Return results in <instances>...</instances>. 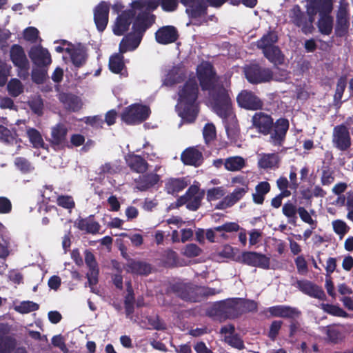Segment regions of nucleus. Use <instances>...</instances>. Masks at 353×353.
I'll list each match as a JSON object with an SVG mask.
<instances>
[{
	"mask_svg": "<svg viewBox=\"0 0 353 353\" xmlns=\"http://www.w3.org/2000/svg\"><path fill=\"white\" fill-rule=\"evenodd\" d=\"M279 157L275 153L264 154L259 160V166L263 169L278 168Z\"/></svg>",
	"mask_w": 353,
	"mask_h": 353,
	"instance_id": "obj_42",
	"label": "nucleus"
},
{
	"mask_svg": "<svg viewBox=\"0 0 353 353\" xmlns=\"http://www.w3.org/2000/svg\"><path fill=\"white\" fill-rule=\"evenodd\" d=\"M199 87L194 77L188 79L178 92V103H196L198 99Z\"/></svg>",
	"mask_w": 353,
	"mask_h": 353,
	"instance_id": "obj_11",
	"label": "nucleus"
},
{
	"mask_svg": "<svg viewBox=\"0 0 353 353\" xmlns=\"http://www.w3.org/2000/svg\"><path fill=\"white\" fill-rule=\"evenodd\" d=\"M225 193V189L223 186L210 188L207 191V200L208 201H212L220 199L221 198L224 197Z\"/></svg>",
	"mask_w": 353,
	"mask_h": 353,
	"instance_id": "obj_58",
	"label": "nucleus"
},
{
	"mask_svg": "<svg viewBox=\"0 0 353 353\" xmlns=\"http://www.w3.org/2000/svg\"><path fill=\"white\" fill-rule=\"evenodd\" d=\"M181 161L187 165L200 166L203 161L202 152L196 147H189L181 154Z\"/></svg>",
	"mask_w": 353,
	"mask_h": 353,
	"instance_id": "obj_22",
	"label": "nucleus"
},
{
	"mask_svg": "<svg viewBox=\"0 0 353 353\" xmlns=\"http://www.w3.org/2000/svg\"><path fill=\"white\" fill-rule=\"evenodd\" d=\"M190 283L175 282L170 285L169 291L186 301L188 291L190 290Z\"/></svg>",
	"mask_w": 353,
	"mask_h": 353,
	"instance_id": "obj_43",
	"label": "nucleus"
},
{
	"mask_svg": "<svg viewBox=\"0 0 353 353\" xmlns=\"http://www.w3.org/2000/svg\"><path fill=\"white\" fill-rule=\"evenodd\" d=\"M150 113L151 111L148 106L134 103L123 109L121 118L127 125H137L147 120Z\"/></svg>",
	"mask_w": 353,
	"mask_h": 353,
	"instance_id": "obj_5",
	"label": "nucleus"
},
{
	"mask_svg": "<svg viewBox=\"0 0 353 353\" xmlns=\"http://www.w3.org/2000/svg\"><path fill=\"white\" fill-rule=\"evenodd\" d=\"M330 14L323 12L317 23L319 32L324 35H330L332 32L334 19Z\"/></svg>",
	"mask_w": 353,
	"mask_h": 353,
	"instance_id": "obj_39",
	"label": "nucleus"
},
{
	"mask_svg": "<svg viewBox=\"0 0 353 353\" xmlns=\"http://www.w3.org/2000/svg\"><path fill=\"white\" fill-rule=\"evenodd\" d=\"M278 35L276 32L270 30L256 41V46L262 51L275 46L278 41Z\"/></svg>",
	"mask_w": 353,
	"mask_h": 353,
	"instance_id": "obj_40",
	"label": "nucleus"
},
{
	"mask_svg": "<svg viewBox=\"0 0 353 353\" xmlns=\"http://www.w3.org/2000/svg\"><path fill=\"white\" fill-rule=\"evenodd\" d=\"M59 100L63 104L64 108L69 112H79L83 106L81 98L72 93H60L59 94Z\"/></svg>",
	"mask_w": 353,
	"mask_h": 353,
	"instance_id": "obj_24",
	"label": "nucleus"
},
{
	"mask_svg": "<svg viewBox=\"0 0 353 353\" xmlns=\"http://www.w3.org/2000/svg\"><path fill=\"white\" fill-rule=\"evenodd\" d=\"M332 227L334 232L339 235L341 238L347 234L350 230L346 223L340 219L333 221Z\"/></svg>",
	"mask_w": 353,
	"mask_h": 353,
	"instance_id": "obj_62",
	"label": "nucleus"
},
{
	"mask_svg": "<svg viewBox=\"0 0 353 353\" xmlns=\"http://www.w3.org/2000/svg\"><path fill=\"white\" fill-rule=\"evenodd\" d=\"M156 16L148 11H141L137 14L132 31L128 33L119 43V52L136 50L140 45L145 32L155 23Z\"/></svg>",
	"mask_w": 353,
	"mask_h": 353,
	"instance_id": "obj_2",
	"label": "nucleus"
},
{
	"mask_svg": "<svg viewBox=\"0 0 353 353\" xmlns=\"http://www.w3.org/2000/svg\"><path fill=\"white\" fill-rule=\"evenodd\" d=\"M110 7L105 1H101L94 10V21L97 29L103 32L107 27L109 19Z\"/></svg>",
	"mask_w": 353,
	"mask_h": 353,
	"instance_id": "obj_18",
	"label": "nucleus"
},
{
	"mask_svg": "<svg viewBox=\"0 0 353 353\" xmlns=\"http://www.w3.org/2000/svg\"><path fill=\"white\" fill-rule=\"evenodd\" d=\"M199 192V188L196 185H191L188 189L187 190L185 194L179 196L176 200V205L177 206H182L185 204L187 205L188 202L190 200V196H192L193 194L198 193Z\"/></svg>",
	"mask_w": 353,
	"mask_h": 353,
	"instance_id": "obj_57",
	"label": "nucleus"
},
{
	"mask_svg": "<svg viewBox=\"0 0 353 353\" xmlns=\"http://www.w3.org/2000/svg\"><path fill=\"white\" fill-rule=\"evenodd\" d=\"M283 214L288 219V223L295 225L297 221V213L298 208L296 206L291 203L290 201H288L283 205L282 208Z\"/></svg>",
	"mask_w": 353,
	"mask_h": 353,
	"instance_id": "obj_47",
	"label": "nucleus"
},
{
	"mask_svg": "<svg viewBox=\"0 0 353 353\" xmlns=\"http://www.w3.org/2000/svg\"><path fill=\"white\" fill-rule=\"evenodd\" d=\"M186 78V72L184 67L181 65L173 66L168 72L165 78V84L174 85L183 82Z\"/></svg>",
	"mask_w": 353,
	"mask_h": 353,
	"instance_id": "obj_35",
	"label": "nucleus"
},
{
	"mask_svg": "<svg viewBox=\"0 0 353 353\" xmlns=\"http://www.w3.org/2000/svg\"><path fill=\"white\" fill-rule=\"evenodd\" d=\"M68 128L61 123L56 124L52 128L51 138L49 142L54 149L63 150L70 146L67 141Z\"/></svg>",
	"mask_w": 353,
	"mask_h": 353,
	"instance_id": "obj_13",
	"label": "nucleus"
},
{
	"mask_svg": "<svg viewBox=\"0 0 353 353\" xmlns=\"http://www.w3.org/2000/svg\"><path fill=\"white\" fill-rule=\"evenodd\" d=\"M264 57L274 65H282L285 61V56L279 46L268 48L262 51Z\"/></svg>",
	"mask_w": 353,
	"mask_h": 353,
	"instance_id": "obj_36",
	"label": "nucleus"
},
{
	"mask_svg": "<svg viewBox=\"0 0 353 353\" xmlns=\"http://www.w3.org/2000/svg\"><path fill=\"white\" fill-rule=\"evenodd\" d=\"M74 225L79 230L85 231L88 234H96L101 230V225L98 221H95L94 215L93 214L85 218L79 216L76 219Z\"/></svg>",
	"mask_w": 353,
	"mask_h": 353,
	"instance_id": "obj_23",
	"label": "nucleus"
},
{
	"mask_svg": "<svg viewBox=\"0 0 353 353\" xmlns=\"http://www.w3.org/2000/svg\"><path fill=\"white\" fill-rule=\"evenodd\" d=\"M208 91L216 114L220 117L231 115V112H233L232 101L225 88L223 85H215L212 90Z\"/></svg>",
	"mask_w": 353,
	"mask_h": 353,
	"instance_id": "obj_3",
	"label": "nucleus"
},
{
	"mask_svg": "<svg viewBox=\"0 0 353 353\" xmlns=\"http://www.w3.org/2000/svg\"><path fill=\"white\" fill-rule=\"evenodd\" d=\"M221 118L223 119L228 139L232 141H236L239 137L240 128L236 115L231 112V115Z\"/></svg>",
	"mask_w": 353,
	"mask_h": 353,
	"instance_id": "obj_28",
	"label": "nucleus"
},
{
	"mask_svg": "<svg viewBox=\"0 0 353 353\" xmlns=\"http://www.w3.org/2000/svg\"><path fill=\"white\" fill-rule=\"evenodd\" d=\"M125 270L133 274L148 275L151 273L152 265L145 261L130 259L126 264Z\"/></svg>",
	"mask_w": 353,
	"mask_h": 353,
	"instance_id": "obj_31",
	"label": "nucleus"
},
{
	"mask_svg": "<svg viewBox=\"0 0 353 353\" xmlns=\"http://www.w3.org/2000/svg\"><path fill=\"white\" fill-rule=\"evenodd\" d=\"M30 142L34 148H44L45 143L39 130L33 128H29L26 130Z\"/></svg>",
	"mask_w": 353,
	"mask_h": 353,
	"instance_id": "obj_46",
	"label": "nucleus"
},
{
	"mask_svg": "<svg viewBox=\"0 0 353 353\" xmlns=\"http://www.w3.org/2000/svg\"><path fill=\"white\" fill-rule=\"evenodd\" d=\"M239 315L248 312H256L258 310V303L254 300L239 298Z\"/></svg>",
	"mask_w": 353,
	"mask_h": 353,
	"instance_id": "obj_51",
	"label": "nucleus"
},
{
	"mask_svg": "<svg viewBox=\"0 0 353 353\" xmlns=\"http://www.w3.org/2000/svg\"><path fill=\"white\" fill-rule=\"evenodd\" d=\"M179 38L177 29L172 26H165L155 32L156 41L161 45L174 43Z\"/></svg>",
	"mask_w": 353,
	"mask_h": 353,
	"instance_id": "obj_20",
	"label": "nucleus"
},
{
	"mask_svg": "<svg viewBox=\"0 0 353 353\" xmlns=\"http://www.w3.org/2000/svg\"><path fill=\"white\" fill-rule=\"evenodd\" d=\"M282 325L283 321L280 320H275L272 322L268 334V336L271 341H274L276 339Z\"/></svg>",
	"mask_w": 353,
	"mask_h": 353,
	"instance_id": "obj_63",
	"label": "nucleus"
},
{
	"mask_svg": "<svg viewBox=\"0 0 353 353\" xmlns=\"http://www.w3.org/2000/svg\"><path fill=\"white\" fill-rule=\"evenodd\" d=\"M190 288L186 301L197 303L203 301V293L201 290V286L190 283Z\"/></svg>",
	"mask_w": 353,
	"mask_h": 353,
	"instance_id": "obj_53",
	"label": "nucleus"
},
{
	"mask_svg": "<svg viewBox=\"0 0 353 353\" xmlns=\"http://www.w3.org/2000/svg\"><path fill=\"white\" fill-rule=\"evenodd\" d=\"M28 55L37 68H47L52 63L50 53L48 49L43 48L41 46L31 47Z\"/></svg>",
	"mask_w": 353,
	"mask_h": 353,
	"instance_id": "obj_14",
	"label": "nucleus"
},
{
	"mask_svg": "<svg viewBox=\"0 0 353 353\" xmlns=\"http://www.w3.org/2000/svg\"><path fill=\"white\" fill-rule=\"evenodd\" d=\"M350 22L345 9H340L336 14L334 33L337 37H343L348 33Z\"/></svg>",
	"mask_w": 353,
	"mask_h": 353,
	"instance_id": "obj_32",
	"label": "nucleus"
},
{
	"mask_svg": "<svg viewBox=\"0 0 353 353\" xmlns=\"http://www.w3.org/2000/svg\"><path fill=\"white\" fill-rule=\"evenodd\" d=\"M125 66L123 54L116 53L109 59V69L114 74H119Z\"/></svg>",
	"mask_w": 353,
	"mask_h": 353,
	"instance_id": "obj_44",
	"label": "nucleus"
},
{
	"mask_svg": "<svg viewBox=\"0 0 353 353\" xmlns=\"http://www.w3.org/2000/svg\"><path fill=\"white\" fill-rule=\"evenodd\" d=\"M334 170L328 165L323 166L321 183L323 186H329L334 181Z\"/></svg>",
	"mask_w": 353,
	"mask_h": 353,
	"instance_id": "obj_55",
	"label": "nucleus"
},
{
	"mask_svg": "<svg viewBox=\"0 0 353 353\" xmlns=\"http://www.w3.org/2000/svg\"><path fill=\"white\" fill-rule=\"evenodd\" d=\"M239 261L247 265L263 270L270 269V257L264 254L254 251L243 252Z\"/></svg>",
	"mask_w": 353,
	"mask_h": 353,
	"instance_id": "obj_10",
	"label": "nucleus"
},
{
	"mask_svg": "<svg viewBox=\"0 0 353 353\" xmlns=\"http://www.w3.org/2000/svg\"><path fill=\"white\" fill-rule=\"evenodd\" d=\"M179 116L186 123H194L199 114L196 103H178L176 105Z\"/></svg>",
	"mask_w": 353,
	"mask_h": 353,
	"instance_id": "obj_21",
	"label": "nucleus"
},
{
	"mask_svg": "<svg viewBox=\"0 0 353 353\" xmlns=\"http://www.w3.org/2000/svg\"><path fill=\"white\" fill-rule=\"evenodd\" d=\"M16 339L0 330V353H12L16 348Z\"/></svg>",
	"mask_w": 353,
	"mask_h": 353,
	"instance_id": "obj_37",
	"label": "nucleus"
},
{
	"mask_svg": "<svg viewBox=\"0 0 353 353\" xmlns=\"http://www.w3.org/2000/svg\"><path fill=\"white\" fill-rule=\"evenodd\" d=\"M236 101L239 107L252 111L262 110L263 101L253 92L250 90H242L236 97Z\"/></svg>",
	"mask_w": 353,
	"mask_h": 353,
	"instance_id": "obj_9",
	"label": "nucleus"
},
{
	"mask_svg": "<svg viewBox=\"0 0 353 353\" xmlns=\"http://www.w3.org/2000/svg\"><path fill=\"white\" fill-rule=\"evenodd\" d=\"M196 74L202 90H212L216 85V72L211 63L206 61L199 65L196 69Z\"/></svg>",
	"mask_w": 353,
	"mask_h": 353,
	"instance_id": "obj_7",
	"label": "nucleus"
},
{
	"mask_svg": "<svg viewBox=\"0 0 353 353\" xmlns=\"http://www.w3.org/2000/svg\"><path fill=\"white\" fill-rule=\"evenodd\" d=\"M137 17L136 12L132 9L123 11L117 18L113 27V32L115 35L121 36L129 30L130 24Z\"/></svg>",
	"mask_w": 353,
	"mask_h": 353,
	"instance_id": "obj_15",
	"label": "nucleus"
},
{
	"mask_svg": "<svg viewBox=\"0 0 353 353\" xmlns=\"http://www.w3.org/2000/svg\"><path fill=\"white\" fill-rule=\"evenodd\" d=\"M332 144L335 149L341 152H346L351 148V134L346 125L341 123L333 128Z\"/></svg>",
	"mask_w": 353,
	"mask_h": 353,
	"instance_id": "obj_6",
	"label": "nucleus"
},
{
	"mask_svg": "<svg viewBox=\"0 0 353 353\" xmlns=\"http://www.w3.org/2000/svg\"><path fill=\"white\" fill-rule=\"evenodd\" d=\"M162 261L165 268H175L178 263V254L175 251L167 249L162 254Z\"/></svg>",
	"mask_w": 353,
	"mask_h": 353,
	"instance_id": "obj_49",
	"label": "nucleus"
},
{
	"mask_svg": "<svg viewBox=\"0 0 353 353\" xmlns=\"http://www.w3.org/2000/svg\"><path fill=\"white\" fill-rule=\"evenodd\" d=\"M249 191L248 184H245L244 187L236 188L232 192L224 196L216 205L215 209L225 210L231 208L239 202L245 194Z\"/></svg>",
	"mask_w": 353,
	"mask_h": 353,
	"instance_id": "obj_16",
	"label": "nucleus"
},
{
	"mask_svg": "<svg viewBox=\"0 0 353 353\" xmlns=\"http://www.w3.org/2000/svg\"><path fill=\"white\" fill-rule=\"evenodd\" d=\"M190 183L185 177H170L165 180L164 190L172 196H177L178 193L183 191Z\"/></svg>",
	"mask_w": 353,
	"mask_h": 353,
	"instance_id": "obj_26",
	"label": "nucleus"
},
{
	"mask_svg": "<svg viewBox=\"0 0 353 353\" xmlns=\"http://www.w3.org/2000/svg\"><path fill=\"white\" fill-rule=\"evenodd\" d=\"M202 252V250L194 243L187 244L183 250L182 254L188 258H193L199 256Z\"/></svg>",
	"mask_w": 353,
	"mask_h": 353,
	"instance_id": "obj_60",
	"label": "nucleus"
},
{
	"mask_svg": "<svg viewBox=\"0 0 353 353\" xmlns=\"http://www.w3.org/2000/svg\"><path fill=\"white\" fill-rule=\"evenodd\" d=\"M271 189L270 184L268 181H261L255 187V193L252 194L253 202L258 205H262L265 200V196Z\"/></svg>",
	"mask_w": 353,
	"mask_h": 353,
	"instance_id": "obj_38",
	"label": "nucleus"
},
{
	"mask_svg": "<svg viewBox=\"0 0 353 353\" xmlns=\"http://www.w3.org/2000/svg\"><path fill=\"white\" fill-rule=\"evenodd\" d=\"M160 180L161 176L157 173L148 172L139 176L136 183L139 190L146 191L156 185Z\"/></svg>",
	"mask_w": 353,
	"mask_h": 353,
	"instance_id": "obj_34",
	"label": "nucleus"
},
{
	"mask_svg": "<svg viewBox=\"0 0 353 353\" xmlns=\"http://www.w3.org/2000/svg\"><path fill=\"white\" fill-rule=\"evenodd\" d=\"M127 165L131 171L143 174L148 169V163L141 156L134 154H129L125 157Z\"/></svg>",
	"mask_w": 353,
	"mask_h": 353,
	"instance_id": "obj_29",
	"label": "nucleus"
},
{
	"mask_svg": "<svg viewBox=\"0 0 353 353\" xmlns=\"http://www.w3.org/2000/svg\"><path fill=\"white\" fill-rule=\"evenodd\" d=\"M10 58L13 65L22 74L20 77L27 76L30 69V63L23 47L19 44H13L10 50Z\"/></svg>",
	"mask_w": 353,
	"mask_h": 353,
	"instance_id": "obj_8",
	"label": "nucleus"
},
{
	"mask_svg": "<svg viewBox=\"0 0 353 353\" xmlns=\"http://www.w3.org/2000/svg\"><path fill=\"white\" fill-rule=\"evenodd\" d=\"M57 203L59 206L68 210H72L75 207V202L72 196L69 195L58 196Z\"/></svg>",
	"mask_w": 353,
	"mask_h": 353,
	"instance_id": "obj_61",
	"label": "nucleus"
},
{
	"mask_svg": "<svg viewBox=\"0 0 353 353\" xmlns=\"http://www.w3.org/2000/svg\"><path fill=\"white\" fill-rule=\"evenodd\" d=\"M321 308L326 313L337 317L350 318L351 315L337 305L321 303Z\"/></svg>",
	"mask_w": 353,
	"mask_h": 353,
	"instance_id": "obj_45",
	"label": "nucleus"
},
{
	"mask_svg": "<svg viewBox=\"0 0 353 353\" xmlns=\"http://www.w3.org/2000/svg\"><path fill=\"white\" fill-rule=\"evenodd\" d=\"M297 288L303 294L321 301L326 300V295L321 286H319L308 280H298Z\"/></svg>",
	"mask_w": 353,
	"mask_h": 353,
	"instance_id": "obj_17",
	"label": "nucleus"
},
{
	"mask_svg": "<svg viewBox=\"0 0 353 353\" xmlns=\"http://www.w3.org/2000/svg\"><path fill=\"white\" fill-rule=\"evenodd\" d=\"M332 11H326L322 10L321 8L314 7V6H307V10L305 13V23H304V26H303L302 32L305 34H311L313 32L314 30V27L313 26V23L315 20V16L319 12L320 17L323 12H331Z\"/></svg>",
	"mask_w": 353,
	"mask_h": 353,
	"instance_id": "obj_33",
	"label": "nucleus"
},
{
	"mask_svg": "<svg viewBox=\"0 0 353 353\" xmlns=\"http://www.w3.org/2000/svg\"><path fill=\"white\" fill-rule=\"evenodd\" d=\"M347 85V77L343 75L339 78L336 83V88L334 95V103L335 105L341 106L343 93Z\"/></svg>",
	"mask_w": 353,
	"mask_h": 353,
	"instance_id": "obj_48",
	"label": "nucleus"
},
{
	"mask_svg": "<svg viewBox=\"0 0 353 353\" xmlns=\"http://www.w3.org/2000/svg\"><path fill=\"white\" fill-rule=\"evenodd\" d=\"M268 312L272 316L285 319H295L301 314L297 308L284 305L270 307Z\"/></svg>",
	"mask_w": 353,
	"mask_h": 353,
	"instance_id": "obj_27",
	"label": "nucleus"
},
{
	"mask_svg": "<svg viewBox=\"0 0 353 353\" xmlns=\"http://www.w3.org/2000/svg\"><path fill=\"white\" fill-rule=\"evenodd\" d=\"M8 91L13 97H17L23 92V86L20 80L12 79L7 85Z\"/></svg>",
	"mask_w": 353,
	"mask_h": 353,
	"instance_id": "obj_56",
	"label": "nucleus"
},
{
	"mask_svg": "<svg viewBox=\"0 0 353 353\" xmlns=\"http://www.w3.org/2000/svg\"><path fill=\"white\" fill-rule=\"evenodd\" d=\"M245 165L244 159L239 156L229 157L225 159L224 163L225 169L232 172L241 170Z\"/></svg>",
	"mask_w": 353,
	"mask_h": 353,
	"instance_id": "obj_50",
	"label": "nucleus"
},
{
	"mask_svg": "<svg viewBox=\"0 0 353 353\" xmlns=\"http://www.w3.org/2000/svg\"><path fill=\"white\" fill-rule=\"evenodd\" d=\"M243 72L247 81L255 85L271 81L274 75L270 68L263 67L256 63L245 65Z\"/></svg>",
	"mask_w": 353,
	"mask_h": 353,
	"instance_id": "obj_4",
	"label": "nucleus"
},
{
	"mask_svg": "<svg viewBox=\"0 0 353 353\" xmlns=\"http://www.w3.org/2000/svg\"><path fill=\"white\" fill-rule=\"evenodd\" d=\"M21 135L19 130L16 127L12 126L7 128L3 124H0V142L6 145H13L21 142L19 137Z\"/></svg>",
	"mask_w": 353,
	"mask_h": 353,
	"instance_id": "obj_30",
	"label": "nucleus"
},
{
	"mask_svg": "<svg viewBox=\"0 0 353 353\" xmlns=\"http://www.w3.org/2000/svg\"><path fill=\"white\" fill-rule=\"evenodd\" d=\"M65 52L70 55L71 62L75 68L83 67L88 59L85 47L79 44L77 47L67 48Z\"/></svg>",
	"mask_w": 353,
	"mask_h": 353,
	"instance_id": "obj_25",
	"label": "nucleus"
},
{
	"mask_svg": "<svg viewBox=\"0 0 353 353\" xmlns=\"http://www.w3.org/2000/svg\"><path fill=\"white\" fill-rule=\"evenodd\" d=\"M14 164L17 169L23 174H28L34 170V166L25 157H16L14 161Z\"/></svg>",
	"mask_w": 353,
	"mask_h": 353,
	"instance_id": "obj_52",
	"label": "nucleus"
},
{
	"mask_svg": "<svg viewBox=\"0 0 353 353\" xmlns=\"http://www.w3.org/2000/svg\"><path fill=\"white\" fill-rule=\"evenodd\" d=\"M99 173L103 174H114L121 171V167L117 162H108L99 168Z\"/></svg>",
	"mask_w": 353,
	"mask_h": 353,
	"instance_id": "obj_59",
	"label": "nucleus"
},
{
	"mask_svg": "<svg viewBox=\"0 0 353 353\" xmlns=\"http://www.w3.org/2000/svg\"><path fill=\"white\" fill-rule=\"evenodd\" d=\"M252 128L263 135L270 134V142L274 146H281L289 129V121L285 118H279L275 122L270 114L263 112H256L251 119Z\"/></svg>",
	"mask_w": 353,
	"mask_h": 353,
	"instance_id": "obj_1",
	"label": "nucleus"
},
{
	"mask_svg": "<svg viewBox=\"0 0 353 353\" xmlns=\"http://www.w3.org/2000/svg\"><path fill=\"white\" fill-rule=\"evenodd\" d=\"M225 341L232 347L238 350H243L245 348L243 341L241 339L238 334L229 335L225 336Z\"/></svg>",
	"mask_w": 353,
	"mask_h": 353,
	"instance_id": "obj_64",
	"label": "nucleus"
},
{
	"mask_svg": "<svg viewBox=\"0 0 353 353\" xmlns=\"http://www.w3.org/2000/svg\"><path fill=\"white\" fill-rule=\"evenodd\" d=\"M203 136L205 143L210 145L216 137L215 125L212 123H206L203 129Z\"/></svg>",
	"mask_w": 353,
	"mask_h": 353,
	"instance_id": "obj_54",
	"label": "nucleus"
},
{
	"mask_svg": "<svg viewBox=\"0 0 353 353\" xmlns=\"http://www.w3.org/2000/svg\"><path fill=\"white\" fill-rule=\"evenodd\" d=\"M305 13L301 10L299 5H294L290 10V21L296 27L303 28L305 23Z\"/></svg>",
	"mask_w": 353,
	"mask_h": 353,
	"instance_id": "obj_41",
	"label": "nucleus"
},
{
	"mask_svg": "<svg viewBox=\"0 0 353 353\" xmlns=\"http://www.w3.org/2000/svg\"><path fill=\"white\" fill-rule=\"evenodd\" d=\"M239 298H230L217 303L216 314L223 315L225 319H234L240 316Z\"/></svg>",
	"mask_w": 353,
	"mask_h": 353,
	"instance_id": "obj_12",
	"label": "nucleus"
},
{
	"mask_svg": "<svg viewBox=\"0 0 353 353\" xmlns=\"http://www.w3.org/2000/svg\"><path fill=\"white\" fill-rule=\"evenodd\" d=\"M207 10L206 5L203 2L200 1L188 6L185 12L188 17L192 19V23L194 26H200L203 23H208V20L205 19L201 20V17L207 14Z\"/></svg>",
	"mask_w": 353,
	"mask_h": 353,
	"instance_id": "obj_19",
	"label": "nucleus"
}]
</instances>
